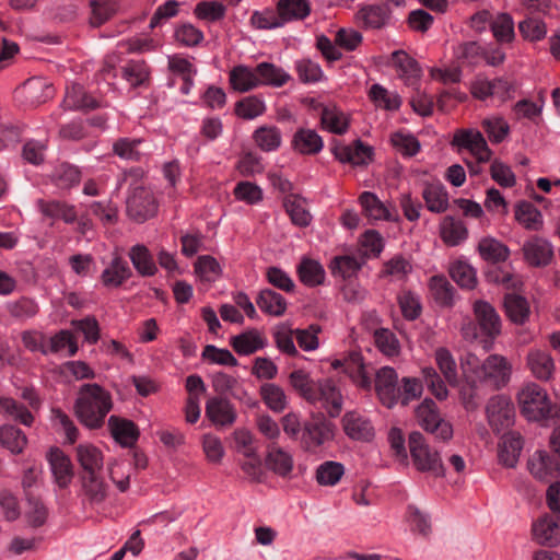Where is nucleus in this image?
<instances>
[{
    "instance_id": "obj_1",
    "label": "nucleus",
    "mask_w": 560,
    "mask_h": 560,
    "mask_svg": "<svg viewBox=\"0 0 560 560\" xmlns=\"http://www.w3.org/2000/svg\"><path fill=\"white\" fill-rule=\"evenodd\" d=\"M465 385L462 396L467 409L474 408V398L481 389L499 390L505 387L512 374V365L500 354H490L483 361L467 353L460 361Z\"/></svg>"
},
{
    "instance_id": "obj_2",
    "label": "nucleus",
    "mask_w": 560,
    "mask_h": 560,
    "mask_svg": "<svg viewBox=\"0 0 560 560\" xmlns=\"http://www.w3.org/2000/svg\"><path fill=\"white\" fill-rule=\"evenodd\" d=\"M292 387L310 404L319 402L330 418H337L343 405L342 395L331 378L314 381L303 370L290 374Z\"/></svg>"
},
{
    "instance_id": "obj_3",
    "label": "nucleus",
    "mask_w": 560,
    "mask_h": 560,
    "mask_svg": "<svg viewBox=\"0 0 560 560\" xmlns=\"http://www.w3.org/2000/svg\"><path fill=\"white\" fill-rule=\"evenodd\" d=\"M112 407L110 394L97 384L82 385L74 405L77 417L90 429L101 428Z\"/></svg>"
},
{
    "instance_id": "obj_4",
    "label": "nucleus",
    "mask_w": 560,
    "mask_h": 560,
    "mask_svg": "<svg viewBox=\"0 0 560 560\" xmlns=\"http://www.w3.org/2000/svg\"><path fill=\"white\" fill-rule=\"evenodd\" d=\"M517 401L528 420L545 421L560 417V408L549 400L547 392L538 384H526L520 390Z\"/></svg>"
},
{
    "instance_id": "obj_5",
    "label": "nucleus",
    "mask_w": 560,
    "mask_h": 560,
    "mask_svg": "<svg viewBox=\"0 0 560 560\" xmlns=\"http://www.w3.org/2000/svg\"><path fill=\"white\" fill-rule=\"evenodd\" d=\"M336 434V424L331 422L325 413L312 412L305 420V427L301 440V448L315 453L323 446L334 441Z\"/></svg>"
},
{
    "instance_id": "obj_6",
    "label": "nucleus",
    "mask_w": 560,
    "mask_h": 560,
    "mask_svg": "<svg viewBox=\"0 0 560 560\" xmlns=\"http://www.w3.org/2000/svg\"><path fill=\"white\" fill-rule=\"evenodd\" d=\"M409 451L416 467L422 471H431L436 476L444 472L440 455L427 443L422 433L413 431L409 434Z\"/></svg>"
},
{
    "instance_id": "obj_7",
    "label": "nucleus",
    "mask_w": 560,
    "mask_h": 560,
    "mask_svg": "<svg viewBox=\"0 0 560 560\" xmlns=\"http://www.w3.org/2000/svg\"><path fill=\"white\" fill-rule=\"evenodd\" d=\"M419 424L436 439L447 441L453 436L452 425L441 418L436 404L432 399H424L416 409Z\"/></svg>"
},
{
    "instance_id": "obj_8",
    "label": "nucleus",
    "mask_w": 560,
    "mask_h": 560,
    "mask_svg": "<svg viewBox=\"0 0 560 560\" xmlns=\"http://www.w3.org/2000/svg\"><path fill=\"white\" fill-rule=\"evenodd\" d=\"M489 425L497 433L508 430L514 422L515 408L512 400L504 395H497L489 399L486 407Z\"/></svg>"
},
{
    "instance_id": "obj_9",
    "label": "nucleus",
    "mask_w": 560,
    "mask_h": 560,
    "mask_svg": "<svg viewBox=\"0 0 560 560\" xmlns=\"http://www.w3.org/2000/svg\"><path fill=\"white\" fill-rule=\"evenodd\" d=\"M452 145L458 150L469 151L478 163H486L491 158V150L482 133L476 129H460L454 133Z\"/></svg>"
},
{
    "instance_id": "obj_10",
    "label": "nucleus",
    "mask_w": 560,
    "mask_h": 560,
    "mask_svg": "<svg viewBox=\"0 0 560 560\" xmlns=\"http://www.w3.org/2000/svg\"><path fill=\"white\" fill-rule=\"evenodd\" d=\"M158 205L152 191L144 187H136L127 199L128 215L138 221L143 222L153 217L156 212Z\"/></svg>"
},
{
    "instance_id": "obj_11",
    "label": "nucleus",
    "mask_w": 560,
    "mask_h": 560,
    "mask_svg": "<svg viewBox=\"0 0 560 560\" xmlns=\"http://www.w3.org/2000/svg\"><path fill=\"white\" fill-rule=\"evenodd\" d=\"M375 389L384 406L392 408L398 402L400 385L398 375L393 368L384 366L376 372Z\"/></svg>"
},
{
    "instance_id": "obj_12",
    "label": "nucleus",
    "mask_w": 560,
    "mask_h": 560,
    "mask_svg": "<svg viewBox=\"0 0 560 560\" xmlns=\"http://www.w3.org/2000/svg\"><path fill=\"white\" fill-rule=\"evenodd\" d=\"M534 539L545 546L555 547L560 544V517L545 514L533 524Z\"/></svg>"
},
{
    "instance_id": "obj_13",
    "label": "nucleus",
    "mask_w": 560,
    "mask_h": 560,
    "mask_svg": "<svg viewBox=\"0 0 560 560\" xmlns=\"http://www.w3.org/2000/svg\"><path fill=\"white\" fill-rule=\"evenodd\" d=\"M55 482L59 488H67L74 476L70 458L59 448H51L47 455Z\"/></svg>"
},
{
    "instance_id": "obj_14",
    "label": "nucleus",
    "mask_w": 560,
    "mask_h": 560,
    "mask_svg": "<svg viewBox=\"0 0 560 560\" xmlns=\"http://www.w3.org/2000/svg\"><path fill=\"white\" fill-rule=\"evenodd\" d=\"M75 459L81 467V475L103 472L104 456L102 451L91 443L75 446Z\"/></svg>"
},
{
    "instance_id": "obj_15",
    "label": "nucleus",
    "mask_w": 560,
    "mask_h": 560,
    "mask_svg": "<svg viewBox=\"0 0 560 560\" xmlns=\"http://www.w3.org/2000/svg\"><path fill=\"white\" fill-rule=\"evenodd\" d=\"M474 313L481 332L493 339L501 332V319L493 306L485 301H477Z\"/></svg>"
},
{
    "instance_id": "obj_16",
    "label": "nucleus",
    "mask_w": 560,
    "mask_h": 560,
    "mask_svg": "<svg viewBox=\"0 0 560 560\" xmlns=\"http://www.w3.org/2000/svg\"><path fill=\"white\" fill-rule=\"evenodd\" d=\"M345 433L352 440L369 442L374 436L371 421L363 415L350 411L342 418Z\"/></svg>"
},
{
    "instance_id": "obj_17",
    "label": "nucleus",
    "mask_w": 560,
    "mask_h": 560,
    "mask_svg": "<svg viewBox=\"0 0 560 560\" xmlns=\"http://www.w3.org/2000/svg\"><path fill=\"white\" fill-rule=\"evenodd\" d=\"M266 451V467L280 477L290 476L293 469L292 455L278 443H267Z\"/></svg>"
},
{
    "instance_id": "obj_18",
    "label": "nucleus",
    "mask_w": 560,
    "mask_h": 560,
    "mask_svg": "<svg viewBox=\"0 0 560 560\" xmlns=\"http://www.w3.org/2000/svg\"><path fill=\"white\" fill-rule=\"evenodd\" d=\"M528 469L536 479L549 481L557 477L559 471V462L547 452L538 451L528 459Z\"/></svg>"
},
{
    "instance_id": "obj_19",
    "label": "nucleus",
    "mask_w": 560,
    "mask_h": 560,
    "mask_svg": "<svg viewBox=\"0 0 560 560\" xmlns=\"http://www.w3.org/2000/svg\"><path fill=\"white\" fill-rule=\"evenodd\" d=\"M523 253L526 261L534 267L548 265L553 256L551 244L540 237H532L523 245Z\"/></svg>"
},
{
    "instance_id": "obj_20",
    "label": "nucleus",
    "mask_w": 560,
    "mask_h": 560,
    "mask_svg": "<svg viewBox=\"0 0 560 560\" xmlns=\"http://www.w3.org/2000/svg\"><path fill=\"white\" fill-rule=\"evenodd\" d=\"M132 276L131 268L126 259L114 255L110 262L102 271L101 282L106 288H119Z\"/></svg>"
},
{
    "instance_id": "obj_21",
    "label": "nucleus",
    "mask_w": 560,
    "mask_h": 560,
    "mask_svg": "<svg viewBox=\"0 0 560 560\" xmlns=\"http://www.w3.org/2000/svg\"><path fill=\"white\" fill-rule=\"evenodd\" d=\"M206 415L220 427H230L236 420V412L232 404L222 397H212L206 404Z\"/></svg>"
},
{
    "instance_id": "obj_22",
    "label": "nucleus",
    "mask_w": 560,
    "mask_h": 560,
    "mask_svg": "<svg viewBox=\"0 0 560 560\" xmlns=\"http://www.w3.org/2000/svg\"><path fill=\"white\" fill-rule=\"evenodd\" d=\"M390 61L396 68L399 78H401L406 84L413 85L421 78V67L418 61L409 56L405 50H395L392 54Z\"/></svg>"
},
{
    "instance_id": "obj_23",
    "label": "nucleus",
    "mask_w": 560,
    "mask_h": 560,
    "mask_svg": "<svg viewBox=\"0 0 560 560\" xmlns=\"http://www.w3.org/2000/svg\"><path fill=\"white\" fill-rule=\"evenodd\" d=\"M392 11L386 4L364 5L358 11V20L365 30L384 28L390 19Z\"/></svg>"
},
{
    "instance_id": "obj_24",
    "label": "nucleus",
    "mask_w": 560,
    "mask_h": 560,
    "mask_svg": "<svg viewBox=\"0 0 560 560\" xmlns=\"http://www.w3.org/2000/svg\"><path fill=\"white\" fill-rule=\"evenodd\" d=\"M108 428L112 436L124 447H132L139 438L137 425L127 419L112 416L108 419Z\"/></svg>"
},
{
    "instance_id": "obj_25",
    "label": "nucleus",
    "mask_w": 560,
    "mask_h": 560,
    "mask_svg": "<svg viewBox=\"0 0 560 560\" xmlns=\"http://www.w3.org/2000/svg\"><path fill=\"white\" fill-rule=\"evenodd\" d=\"M317 109V107H315ZM320 125L324 129L336 133L343 135L349 127V121L345 113L335 105H318Z\"/></svg>"
},
{
    "instance_id": "obj_26",
    "label": "nucleus",
    "mask_w": 560,
    "mask_h": 560,
    "mask_svg": "<svg viewBox=\"0 0 560 560\" xmlns=\"http://www.w3.org/2000/svg\"><path fill=\"white\" fill-rule=\"evenodd\" d=\"M231 86L241 93L248 92L259 86L257 68L252 69L244 65L235 66L229 75Z\"/></svg>"
},
{
    "instance_id": "obj_27",
    "label": "nucleus",
    "mask_w": 560,
    "mask_h": 560,
    "mask_svg": "<svg viewBox=\"0 0 560 560\" xmlns=\"http://www.w3.org/2000/svg\"><path fill=\"white\" fill-rule=\"evenodd\" d=\"M292 147L301 154H317L324 147L322 137L313 129L300 128L293 136Z\"/></svg>"
},
{
    "instance_id": "obj_28",
    "label": "nucleus",
    "mask_w": 560,
    "mask_h": 560,
    "mask_svg": "<svg viewBox=\"0 0 560 560\" xmlns=\"http://www.w3.org/2000/svg\"><path fill=\"white\" fill-rule=\"evenodd\" d=\"M527 366L533 375L541 381H548L555 370V363L550 353L539 349H533L528 352Z\"/></svg>"
},
{
    "instance_id": "obj_29",
    "label": "nucleus",
    "mask_w": 560,
    "mask_h": 560,
    "mask_svg": "<svg viewBox=\"0 0 560 560\" xmlns=\"http://www.w3.org/2000/svg\"><path fill=\"white\" fill-rule=\"evenodd\" d=\"M523 448L522 438L515 432H509L503 435L499 444L498 457L505 467H514Z\"/></svg>"
},
{
    "instance_id": "obj_30",
    "label": "nucleus",
    "mask_w": 560,
    "mask_h": 560,
    "mask_svg": "<svg viewBox=\"0 0 560 560\" xmlns=\"http://www.w3.org/2000/svg\"><path fill=\"white\" fill-rule=\"evenodd\" d=\"M40 212L50 219L73 223L77 220V211L73 206L59 200H38Z\"/></svg>"
},
{
    "instance_id": "obj_31",
    "label": "nucleus",
    "mask_w": 560,
    "mask_h": 560,
    "mask_svg": "<svg viewBox=\"0 0 560 560\" xmlns=\"http://www.w3.org/2000/svg\"><path fill=\"white\" fill-rule=\"evenodd\" d=\"M129 258L136 270L143 277L154 276L158 267L150 250L141 244L132 246L129 250Z\"/></svg>"
},
{
    "instance_id": "obj_32",
    "label": "nucleus",
    "mask_w": 560,
    "mask_h": 560,
    "mask_svg": "<svg viewBox=\"0 0 560 560\" xmlns=\"http://www.w3.org/2000/svg\"><path fill=\"white\" fill-rule=\"evenodd\" d=\"M0 444L12 454H20L27 444V438L21 429L3 424L0 427Z\"/></svg>"
},
{
    "instance_id": "obj_33",
    "label": "nucleus",
    "mask_w": 560,
    "mask_h": 560,
    "mask_svg": "<svg viewBox=\"0 0 560 560\" xmlns=\"http://www.w3.org/2000/svg\"><path fill=\"white\" fill-rule=\"evenodd\" d=\"M422 197L431 212L441 213L447 209L448 196L442 184H427Z\"/></svg>"
},
{
    "instance_id": "obj_34",
    "label": "nucleus",
    "mask_w": 560,
    "mask_h": 560,
    "mask_svg": "<svg viewBox=\"0 0 560 560\" xmlns=\"http://www.w3.org/2000/svg\"><path fill=\"white\" fill-rule=\"evenodd\" d=\"M259 85L283 86L291 80V75L282 68L270 62H260L256 66Z\"/></svg>"
},
{
    "instance_id": "obj_35",
    "label": "nucleus",
    "mask_w": 560,
    "mask_h": 560,
    "mask_svg": "<svg viewBox=\"0 0 560 560\" xmlns=\"http://www.w3.org/2000/svg\"><path fill=\"white\" fill-rule=\"evenodd\" d=\"M359 201L361 203L363 213L371 220H387L392 221L389 210L377 198V196L370 191H364L360 195Z\"/></svg>"
},
{
    "instance_id": "obj_36",
    "label": "nucleus",
    "mask_w": 560,
    "mask_h": 560,
    "mask_svg": "<svg viewBox=\"0 0 560 560\" xmlns=\"http://www.w3.org/2000/svg\"><path fill=\"white\" fill-rule=\"evenodd\" d=\"M63 106L68 109H93L97 107V102L84 91L82 85L73 84L67 89Z\"/></svg>"
},
{
    "instance_id": "obj_37",
    "label": "nucleus",
    "mask_w": 560,
    "mask_h": 560,
    "mask_svg": "<svg viewBox=\"0 0 560 560\" xmlns=\"http://www.w3.org/2000/svg\"><path fill=\"white\" fill-rule=\"evenodd\" d=\"M506 316L515 324H524L529 316V305L525 298L510 293L504 296Z\"/></svg>"
},
{
    "instance_id": "obj_38",
    "label": "nucleus",
    "mask_w": 560,
    "mask_h": 560,
    "mask_svg": "<svg viewBox=\"0 0 560 560\" xmlns=\"http://www.w3.org/2000/svg\"><path fill=\"white\" fill-rule=\"evenodd\" d=\"M256 304L262 312L272 316H281L287 310L284 298L271 289L261 290Z\"/></svg>"
},
{
    "instance_id": "obj_39",
    "label": "nucleus",
    "mask_w": 560,
    "mask_h": 560,
    "mask_svg": "<svg viewBox=\"0 0 560 560\" xmlns=\"http://www.w3.org/2000/svg\"><path fill=\"white\" fill-rule=\"evenodd\" d=\"M264 345V339L257 330L245 331L234 336L231 340V346L241 355L252 354L261 349Z\"/></svg>"
},
{
    "instance_id": "obj_40",
    "label": "nucleus",
    "mask_w": 560,
    "mask_h": 560,
    "mask_svg": "<svg viewBox=\"0 0 560 560\" xmlns=\"http://www.w3.org/2000/svg\"><path fill=\"white\" fill-rule=\"evenodd\" d=\"M84 494L91 502L100 503L106 498V485L103 472L80 475Z\"/></svg>"
},
{
    "instance_id": "obj_41",
    "label": "nucleus",
    "mask_w": 560,
    "mask_h": 560,
    "mask_svg": "<svg viewBox=\"0 0 560 560\" xmlns=\"http://www.w3.org/2000/svg\"><path fill=\"white\" fill-rule=\"evenodd\" d=\"M283 207L293 224L304 228L311 222V214L305 208V200L296 195H288L283 199Z\"/></svg>"
},
{
    "instance_id": "obj_42",
    "label": "nucleus",
    "mask_w": 560,
    "mask_h": 560,
    "mask_svg": "<svg viewBox=\"0 0 560 560\" xmlns=\"http://www.w3.org/2000/svg\"><path fill=\"white\" fill-rule=\"evenodd\" d=\"M253 139L260 150L270 152L279 149L282 136L276 126H261L254 131Z\"/></svg>"
},
{
    "instance_id": "obj_43",
    "label": "nucleus",
    "mask_w": 560,
    "mask_h": 560,
    "mask_svg": "<svg viewBox=\"0 0 560 560\" xmlns=\"http://www.w3.org/2000/svg\"><path fill=\"white\" fill-rule=\"evenodd\" d=\"M277 10L285 23L293 20H304L310 15L311 5L308 0H279Z\"/></svg>"
},
{
    "instance_id": "obj_44",
    "label": "nucleus",
    "mask_w": 560,
    "mask_h": 560,
    "mask_svg": "<svg viewBox=\"0 0 560 560\" xmlns=\"http://www.w3.org/2000/svg\"><path fill=\"white\" fill-rule=\"evenodd\" d=\"M372 149L357 140L353 147H343L335 152L336 158L343 163H351L353 165H363L370 159Z\"/></svg>"
},
{
    "instance_id": "obj_45",
    "label": "nucleus",
    "mask_w": 560,
    "mask_h": 560,
    "mask_svg": "<svg viewBox=\"0 0 560 560\" xmlns=\"http://www.w3.org/2000/svg\"><path fill=\"white\" fill-rule=\"evenodd\" d=\"M468 232L462 221L452 217L444 218L441 224V237L448 246H457L467 238Z\"/></svg>"
},
{
    "instance_id": "obj_46",
    "label": "nucleus",
    "mask_w": 560,
    "mask_h": 560,
    "mask_svg": "<svg viewBox=\"0 0 560 560\" xmlns=\"http://www.w3.org/2000/svg\"><path fill=\"white\" fill-rule=\"evenodd\" d=\"M480 256L492 264L505 261L509 257V248L501 242L492 238H482L478 244Z\"/></svg>"
},
{
    "instance_id": "obj_47",
    "label": "nucleus",
    "mask_w": 560,
    "mask_h": 560,
    "mask_svg": "<svg viewBox=\"0 0 560 560\" xmlns=\"http://www.w3.org/2000/svg\"><path fill=\"white\" fill-rule=\"evenodd\" d=\"M149 75V67L143 60H131L122 67V78L133 88L145 85Z\"/></svg>"
},
{
    "instance_id": "obj_48",
    "label": "nucleus",
    "mask_w": 560,
    "mask_h": 560,
    "mask_svg": "<svg viewBox=\"0 0 560 560\" xmlns=\"http://www.w3.org/2000/svg\"><path fill=\"white\" fill-rule=\"evenodd\" d=\"M91 25L98 27L116 14L118 0H93L91 1Z\"/></svg>"
},
{
    "instance_id": "obj_49",
    "label": "nucleus",
    "mask_w": 560,
    "mask_h": 560,
    "mask_svg": "<svg viewBox=\"0 0 560 560\" xmlns=\"http://www.w3.org/2000/svg\"><path fill=\"white\" fill-rule=\"evenodd\" d=\"M345 474V467L338 462L327 460L316 469V480L320 486H336Z\"/></svg>"
},
{
    "instance_id": "obj_50",
    "label": "nucleus",
    "mask_w": 560,
    "mask_h": 560,
    "mask_svg": "<svg viewBox=\"0 0 560 560\" xmlns=\"http://www.w3.org/2000/svg\"><path fill=\"white\" fill-rule=\"evenodd\" d=\"M266 110L264 101L256 96H246L235 104V114L246 120L255 119Z\"/></svg>"
},
{
    "instance_id": "obj_51",
    "label": "nucleus",
    "mask_w": 560,
    "mask_h": 560,
    "mask_svg": "<svg viewBox=\"0 0 560 560\" xmlns=\"http://www.w3.org/2000/svg\"><path fill=\"white\" fill-rule=\"evenodd\" d=\"M280 425L289 440L301 444L305 420L302 418L300 412L290 411L285 413L280 419Z\"/></svg>"
},
{
    "instance_id": "obj_52",
    "label": "nucleus",
    "mask_w": 560,
    "mask_h": 560,
    "mask_svg": "<svg viewBox=\"0 0 560 560\" xmlns=\"http://www.w3.org/2000/svg\"><path fill=\"white\" fill-rule=\"evenodd\" d=\"M25 499L27 503L25 516L28 524L33 527L44 525L48 516V510L45 504L32 492H27Z\"/></svg>"
},
{
    "instance_id": "obj_53",
    "label": "nucleus",
    "mask_w": 560,
    "mask_h": 560,
    "mask_svg": "<svg viewBox=\"0 0 560 560\" xmlns=\"http://www.w3.org/2000/svg\"><path fill=\"white\" fill-rule=\"evenodd\" d=\"M264 402L275 412H281L287 407V397L281 387L272 383H266L260 387Z\"/></svg>"
},
{
    "instance_id": "obj_54",
    "label": "nucleus",
    "mask_w": 560,
    "mask_h": 560,
    "mask_svg": "<svg viewBox=\"0 0 560 560\" xmlns=\"http://www.w3.org/2000/svg\"><path fill=\"white\" fill-rule=\"evenodd\" d=\"M452 279L464 289H472L477 283L475 269L465 261H455L451 265Z\"/></svg>"
},
{
    "instance_id": "obj_55",
    "label": "nucleus",
    "mask_w": 560,
    "mask_h": 560,
    "mask_svg": "<svg viewBox=\"0 0 560 560\" xmlns=\"http://www.w3.org/2000/svg\"><path fill=\"white\" fill-rule=\"evenodd\" d=\"M298 271L300 280L308 287L320 284L325 278V271L320 264L312 259H304Z\"/></svg>"
},
{
    "instance_id": "obj_56",
    "label": "nucleus",
    "mask_w": 560,
    "mask_h": 560,
    "mask_svg": "<svg viewBox=\"0 0 560 560\" xmlns=\"http://www.w3.org/2000/svg\"><path fill=\"white\" fill-rule=\"evenodd\" d=\"M347 371L357 385L365 389L371 387V374L366 371L360 353H352L350 355V360L347 363Z\"/></svg>"
},
{
    "instance_id": "obj_57",
    "label": "nucleus",
    "mask_w": 560,
    "mask_h": 560,
    "mask_svg": "<svg viewBox=\"0 0 560 560\" xmlns=\"http://www.w3.org/2000/svg\"><path fill=\"white\" fill-rule=\"evenodd\" d=\"M435 360L447 383L456 386L458 384L456 362L451 352L445 348H440L435 352Z\"/></svg>"
},
{
    "instance_id": "obj_58",
    "label": "nucleus",
    "mask_w": 560,
    "mask_h": 560,
    "mask_svg": "<svg viewBox=\"0 0 560 560\" xmlns=\"http://www.w3.org/2000/svg\"><path fill=\"white\" fill-rule=\"evenodd\" d=\"M81 173L79 168L69 163L59 164L52 174L55 184L62 188H70L80 182Z\"/></svg>"
},
{
    "instance_id": "obj_59",
    "label": "nucleus",
    "mask_w": 560,
    "mask_h": 560,
    "mask_svg": "<svg viewBox=\"0 0 560 560\" xmlns=\"http://www.w3.org/2000/svg\"><path fill=\"white\" fill-rule=\"evenodd\" d=\"M363 260H359L353 256H339L335 257L331 261L330 268L334 275H338L343 279L351 278L358 273L363 265Z\"/></svg>"
},
{
    "instance_id": "obj_60",
    "label": "nucleus",
    "mask_w": 560,
    "mask_h": 560,
    "mask_svg": "<svg viewBox=\"0 0 560 560\" xmlns=\"http://www.w3.org/2000/svg\"><path fill=\"white\" fill-rule=\"evenodd\" d=\"M250 23L258 30H271L285 24L278 10L273 11L271 9L255 11L250 16Z\"/></svg>"
},
{
    "instance_id": "obj_61",
    "label": "nucleus",
    "mask_w": 560,
    "mask_h": 560,
    "mask_svg": "<svg viewBox=\"0 0 560 560\" xmlns=\"http://www.w3.org/2000/svg\"><path fill=\"white\" fill-rule=\"evenodd\" d=\"M493 36L498 42L510 43L514 38V22L510 14L501 13L491 22Z\"/></svg>"
},
{
    "instance_id": "obj_62",
    "label": "nucleus",
    "mask_w": 560,
    "mask_h": 560,
    "mask_svg": "<svg viewBox=\"0 0 560 560\" xmlns=\"http://www.w3.org/2000/svg\"><path fill=\"white\" fill-rule=\"evenodd\" d=\"M406 517L412 532L422 536H428L431 533L430 516L416 505H408Z\"/></svg>"
},
{
    "instance_id": "obj_63",
    "label": "nucleus",
    "mask_w": 560,
    "mask_h": 560,
    "mask_svg": "<svg viewBox=\"0 0 560 560\" xmlns=\"http://www.w3.org/2000/svg\"><path fill=\"white\" fill-rule=\"evenodd\" d=\"M481 126L488 133L490 141L494 143L502 142L510 132L509 124L500 116L485 118Z\"/></svg>"
},
{
    "instance_id": "obj_64",
    "label": "nucleus",
    "mask_w": 560,
    "mask_h": 560,
    "mask_svg": "<svg viewBox=\"0 0 560 560\" xmlns=\"http://www.w3.org/2000/svg\"><path fill=\"white\" fill-rule=\"evenodd\" d=\"M431 290L439 304L443 306L453 304L455 289L445 277H433L431 279Z\"/></svg>"
}]
</instances>
